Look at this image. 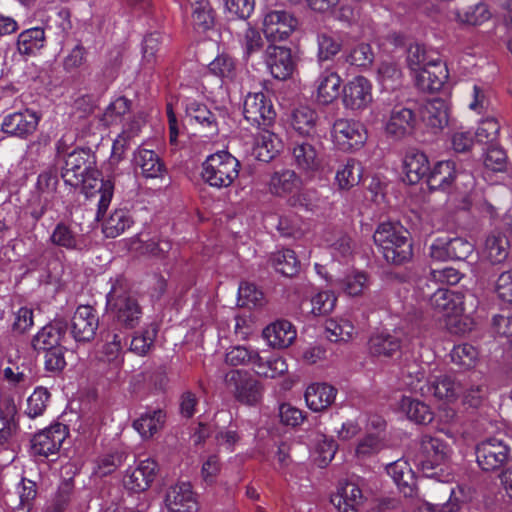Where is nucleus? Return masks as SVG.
<instances>
[{
	"instance_id": "obj_5",
	"label": "nucleus",
	"mask_w": 512,
	"mask_h": 512,
	"mask_svg": "<svg viewBox=\"0 0 512 512\" xmlns=\"http://www.w3.org/2000/svg\"><path fill=\"white\" fill-rule=\"evenodd\" d=\"M450 447L441 439L425 435L421 439V452L418 465L426 478L447 483L452 479L446 463L450 457Z\"/></svg>"
},
{
	"instance_id": "obj_28",
	"label": "nucleus",
	"mask_w": 512,
	"mask_h": 512,
	"mask_svg": "<svg viewBox=\"0 0 512 512\" xmlns=\"http://www.w3.org/2000/svg\"><path fill=\"white\" fill-rule=\"evenodd\" d=\"M266 53L267 66L274 78L284 80L292 74L294 63L289 48L270 45Z\"/></svg>"
},
{
	"instance_id": "obj_24",
	"label": "nucleus",
	"mask_w": 512,
	"mask_h": 512,
	"mask_svg": "<svg viewBox=\"0 0 512 512\" xmlns=\"http://www.w3.org/2000/svg\"><path fill=\"white\" fill-rule=\"evenodd\" d=\"M421 117L424 124L433 132L443 130L449 122V103L445 99L434 98L426 102Z\"/></svg>"
},
{
	"instance_id": "obj_22",
	"label": "nucleus",
	"mask_w": 512,
	"mask_h": 512,
	"mask_svg": "<svg viewBox=\"0 0 512 512\" xmlns=\"http://www.w3.org/2000/svg\"><path fill=\"white\" fill-rule=\"evenodd\" d=\"M337 389L326 382L310 383L304 391L306 406L313 412L327 410L335 401Z\"/></svg>"
},
{
	"instance_id": "obj_8",
	"label": "nucleus",
	"mask_w": 512,
	"mask_h": 512,
	"mask_svg": "<svg viewBox=\"0 0 512 512\" xmlns=\"http://www.w3.org/2000/svg\"><path fill=\"white\" fill-rule=\"evenodd\" d=\"M107 305L116 321L125 328L131 329L139 324L142 310L137 300L127 292L124 279L117 278L112 283L107 294Z\"/></svg>"
},
{
	"instance_id": "obj_13",
	"label": "nucleus",
	"mask_w": 512,
	"mask_h": 512,
	"mask_svg": "<svg viewBox=\"0 0 512 512\" xmlns=\"http://www.w3.org/2000/svg\"><path fill=\"white\" fill-rule=\"evenodd\" d=\"M243 113L245 119L256 127H272L276 112L272 101L263 92L249 93L245 97Z\"/></svg>"
},
{
	"instance_id": "obj_3",
	"label": "nucleus",
	"mask_w": 512,
	"mask_h": 512,
	"mask_svg": "<svg viewBox=\"0 0 512 512\" xmlns=\"http://www.w3.org/2000/svg\"><path fill=\"white\" fill-rule=\"evenodd\" d=\"M430 306L445 319L447 329L453 334L472 330L473 319L465 313L464 296L454 291L438 288L430 296Z\"/></svg>"
},
{
	"instance_id": "obj_38",
	"label": "nucleus",
	"mask_w": 512,
	"mask_h": 512,
	"mask_svg": "<svg viewBox=\"0 0 512 512\" xmlns=\"http://www.w3.org/2000/svg\"><path fill=\"white\" fill-rule=\"evenodd\" d=\"M403 73L399 65L391 60L382 61L376 72V81L385 91H393L402 85Z\"/></svg>"
},
{
	"instance_id": "obj_6",
	"label": "nucleus",
	"mask_w": 512,
	"mask_h": 512,
	"mask_svg": "<svg viewBox=\"0 0 512 512\" xmlns=\"http://www.w3.org/2000/svg\"><path fill=\"white\" fill-rule=\"evenodd\" d=\"M422 396H433L437 401L442 402L445 407L439 409V417L445 423L452 422L457 411L448 407L460 399L462 385L454 377L447 374H429L428 386L423 387Z\"/></svg>"
},
{
	"instance_id": "obj_17",
	"label": "nucleus",
	"mask_w": 512,
	"mask_h": 512,
	"mask_svg": "<svg viewBox=\"0 0 512 512\" xmlns=\"http://www.w3.org/2000/svg\"><path fill=\"white\" fill-rule=\"evenodd\" d=\"M40 120L41 114L31 109H25L5 115L1 129L8 135L26 138L36 131Z\"/></svg>"
},
{
	"instance_id": "obj_21",
	"label": "nucleus",
	"mask_w": 512,
	"mask_h": 512,
	"mask_svg": "<svg viewBox=\"0 0 512 512\" xmlns=\"http://www.w3.org/2000/svg\"><path fill=\"white\" fill-rule=\"evenodd\" d=\"M296 167L308 178L322 170V158L314 145L308 142L296 143L292 150Z\"/></svg>"
},
{
	"instance_id": "obj_32",
	"label": "nucleus",
	"mask_w": 512,
	"mask_h": 512,
	"mask_svg": "<svg viewBox=\"0 0 512 512\" xmlns=\"http://www.w3.org/2000/svg\"><path fill=\"white\" fill-rule=\"evenodd\" d=\"M403 171L410 184H416L424 177L428 178L430 165L425 153L416 149L407 151L403 159Z\"/></svg>"
},
{
	"instance_id": "obj_39",
	"label": "nucleus",
	"mask_w": 512,
	"mask_h": 512,
	"mask_svg": "<svg viewBox=\"0 0 512 512\" xmlns=\"http://www.w3.org/2000/svg\"><path fill=\"white\" fill-rule=\"evenodd\" d=\"M134 163L147 178L160 177L164 171V164L159 156L153 150L146 148L137 149L134 154Z\"/></svg>"
},
{
	"instance_id": "obj_7",
	"label": "nucleus",
	"mask_w": 512,
	"mask_h": 512,
	"mask_svg": "<svg viewBox=\"0 0 512 512\" xmlns=\"http://www.w3.org/2000/svg\"><path fill=\"white\" fill-rule=\"evenodd\" d=\"M1 383L3 393L9 396L23 395L30 385V377L18 348L10 345L2 352L1 359Z\"/></svg>"
},
{
	"instance_id": "obj_33",
	"label": "nucleus",
	"mask_w": 512,
	"mask_h": 512,
	"mask_svg": "<svg viewBox=\"0 0 512 512\" xmlns=\"http://www.w3.org/2000/svg\"><path fill=\"white\" fill-rule=\"evenodd\" d=\"M364 497L361 489L354 483H346L332 495L331 502L339 512H359Z\"/></svg>"
},
{
	"instance_id": "obj_55",
	"label": "nucleus",
	"mask_w": 512,
	"mask_h": 512,
	"mask_svg": "<svg viewBox=\"0 0 512 512\" xmlns=\"http://www.w3.org/2000/svg\"><path fill=\"white\" fill-rule=\"evenodd\" d=\"M60 331L52 325L41 328L32 339V347L37 351H49L60 346Z\"/></svg>"
},
{
	"instance_id": "obj_18",
	"label": "nucleus",
	"mask_w": 512,
	"mask_h": 512,
	"mask_svg": "<svg viewBox=\"0 0 512 512\" xmlns=\"http://www.w3.org/2000/svg\"><path fill=\"white\" fill-rule=\"evenodd\" d=\"M157 463L147 458L130 466L124 475L123 484L131 492L139 493L147 490L155 479Z\"/></svg>"
},
{
	"instance_id": "obj_27",
	"label": "nucleus",
	"mask_w": 512,
	"mask_h": 512,
	"mask_svg": "<svg viewBox=\"0 0 512 512\" xmlns=\"http://www.w3.org/2000/svg\"><path fill=\"white\" fill-rule=\"evenodd\" d=\"M416 86L426 92L440 91L448 80V69L442 62H430V67L413 76Z\"/></svg>"
},
{
	"instance_id": "obj_36",
	"label": "nucleus",
	"mask_w": 512,
	"mask_h": 512,
	"mask_svg": "<svg viewBox=\"0 0 512 512\" xmlns=\"http://www.w3.org/2000/svg\"><path fill=\"white\" fill-rule=\"evenodd\" d=\"M399 410L404 413L410 421L417 424L426 425L434 419V412L427 403L410 396H403L401 398L399 401Z\"/></svg>"
},
{
	"instance_id": "obj_12",
	"label": "nucleus",
	"mask_w": 512,
	"mask_h": 512,
	"mask_svg": "<svg viewBox=\"0 0 512 512\" xmlns=\"http://www.w3.org/2000/svg\"><path fill=\"white\" fill-rule=\"evenodd\" d=\"M373 103V85L371 81L358 75L348 80L342 88V104L352 112H362Z\"/></svg>"
},
{
	"instance_id": "obj_62",
	"label": "nucleus",
	"mask_w": 512,
	"mask_h": 512,
	"mask_svg": "<svg viewBox=\"0 0 512 512\" xmlns=\"http://www.w3.org/2000/svg\"><path fill=\"white\" fill-rule=\"evenodd\" d=\"M50 240L54 245L69 250L79 248V240L76 233L65 223H58L56 225L50 236Z\"/></svg>"
},
{
	"instance_id": "obj_53",
	"label": "nucleus",
	"mask_w": 512,
	"mask_h": 512,
	"mask_svg": "<svg viewBox=\"0 0 512 512\" xmlns=\"http://www.w3.org/2000/svg\"><path fill=\"white\" fill-rule=\"evenodd\" d=\"M272 266L277 272L284 276H293L299 270V262L295 252L290 249H283L275 252L271 257Z\"/></svg>"
},
{
	"instance_id": "obj_2",
	"label": "nucleus",
	"mask_w": 512,
	"mask_h": 512,
	"mask_svg": "<svg viewBox=\"0 0 512 512\" xmlns=\"http://www.w3.org/2000/svg\"><path fill=\"white\" fill-rule=\"evenodd\" d=\"M129 110V100L120 96L110 103L101 118L105 126H112L123 122L122 131L114 140L110 158L103 167L108 175H115L117 173V166L123 160L130 140L138 136L145 123L141 115L132 116Z\"/></svg>"
},
{
	"instance_id": "obj_35",
	"label": "nucleus",
	"mask_w": 512,
	"mask_h": 512,
	"mask_svg": "<svg viewBox=\"0 0 512 512\" xmlns=\"http://www.w3.org/2000/svg\"><path fill=\"white\" fill-rule=\"evenodd\" d=\"M457 165L452 160L439 161L429 172L427 183L433 190H448L453 184L457 172Z\"/></svg>"
},
{
	"instance_id": "obj_16",
	"label": "nucleus",
	"mask_w": 512,
	"mask_h": 512,
	"mask_svg": "<svg viewBox=\"0 0 512 512\" xmlns=\"http://www.w3.org/2000/svg\"><path fill=\"white\" fill-rule=\"evenodd\" d=\"M510 449L502 440L488 438L477 445L476 458L478 465L485 471L500 468L509 459Z\"/></svg>"
},
{
	"instance_id": "obj_20",
	"label": "nucleus",
	"mask_w": 512,
	"mask_h": 512,
	"mask_svg": "<svg viewBox=\"0 0 512 512\" xmlns=\"http://www.w3.org/2000/svg\"><path fill=\"white\" fill-rule=\"evenodd\" d=\"M164 507L168 512H195L198 502L192 485L179 482L171 486L166 492Z\"/></svg>"
},
{
	"instance_id": "obj_56",
	"label": "nucleus",
	"mask_w": 512,
	"mask_h": 512,
	"mask_svg": "<svg viewBox=\"0 0 512 512\" xmlns=\"http://www.w3.org/2000/svg\"><path fill=\"white\" fill-rule=\"evenodd\" d=\"M325 333L332 342L348 341L355 334V328L347 319H329L325 323Z\"/></svg>"
},
{
	"instance_id": "obj_52",
	"label": "nucleus",
	"mask_w": 512,
	"mask_h": 512,
	"mask_svg": "<svg viewBox=\"0 0 512 512\" xmlns=\"http://www.w3.org/2000/svg\"><path fill=\"white\" fill-rule=\"evenodd\" d=\"M428 378L425 368L419 363L409 364L402 371V381L411 391L422 396V388L428 386Z\"/></svg>"
},
{
	"instance_id": "obj_15",
	"label": "nucleus",
	"mask_w": 512,
	"mask_h": 512,
	"mask_svg": "<svg viewBox=\"0 0 512 512\" xmlns=\"http://www.w3.org/2000/svg\"><path fill=\"white\" fill-rule=\"evenodd\" d=\"M65 425L57 423L38 432L31 440V452L34 456L48 458L56 455L67 437Z\"/></svg>"
},
{
	"instance_id": "obj_59",
	"label": "nucleus",
	"mask_w": 512,
	"mask_h": 512,
	"mask_svg": "<svg viewBox=\"0 0 512 512\" xmlns=\"http://www.w3.org/2000/svg\"><path fill=\"white\" fill-rule=\"evenodd\" d=\"M225 361L232 366L250 365L254 369L255 362L259 361V352L246 346H234L226 353Z\"/></svg>"
},
{
	"instance_id": "obj_49",
	"label": "nucleus",
	"mask_w": 512,
	"mask_h": 512,
	"mask_svg": "<svg viewBox=\"0 0 512 512\" xmlns=\"http://www.w3.org/2000/svg\"><path fill=\"white\" fill-rule=\"evenodd\" d=\"M192 10V21L198 31H207L214 25L213 9L208 0H186Z\"/></svg>"
},
{
	"instance_id": "obj_30",
	"label": "nucleus",
	"mask_w": 512,
	"mask_h": 512,
	"mask_svg": "<svg viewBox=\"0 0 512 512\" xmlns=\"http://www.w3.org/2000/svg\"><path fill=\"white\" fill-rule=\"evenodd\" d=\"M300 186V177L290 169L275 171L268 182V189L271 194L287 200L299 190Z\"/></svg>"
},
{
	"instance_id": "obj_63",
	"label": "nucleus",
	"mask_w": 512,
	"mask_h": 512,
	"mask_svg": "<svg viewBox=\"0 0 512 512\" xmlns=\"http://www.w3.org/2000/svg\"><path fill=\"white\" fill-rule=\"evenodd\" d=\"M487 395L488 388L484 381L479 384H471L465 389L462 388L461 403L466 408L476 409L482 405Z\"/></svg>"
},
{
	"instance_id": "obj_1",
	"label": "nucleus",
	"mask_w": 512,
	"mask_h": 512,
	"mask_svg": "<svg viewBox=\"0 0 512 512\" xmlns=\"http://www.w3.org/2000/svg\"><path fill=\"white\" fill-rule=\"evenodd\" d=\"M61 176L66 184L77 186L83 184L87 196L99 195L96 218L100 220L110 205L114 184L111 179H97L94 170V156L85 149H75L64 156Z\"/></svg>"
},
{
	"instance_id": "obj_51",
	"label": "nucleus",
	"mask_w": 512,
	"mask_h": 512,
	"mask_svg": "<svg viewBox=\"0 0 512 512\" xmlns=\"http://www.w3.org/2000/svg\"><path fill=\"white\" fill-rule=\"evenodd\" d=\"M369 349L373 355L390 357L400 349V340L395 335L381 332L370 338Z\"/></svg>"
},
{
	"instance_id": "obj_4",
	"label": "nucleus",
	"mask_w": 512,
	"mask_h": 512,
	"mask_svg": "<svg viewBox=\"0 0 512 512\" xmlns=\"http://www.w3.org/2000/svg\"><path fill=\"white\" fill-rule=\"evenodd\" d=\"M408 231L399 222H383L378 225L373 239L379 252L389 263L400 265L412 257V245Z\"/></svg>"
},
{
	"instance_id": "obj_57",
	"label": "nucleus",
	"mask_w": 512,
	"mask_h": 512,
	"mask_svg": "<svg viewBox=\"0 0 512 512\" xmlns=\"http://www.w3.org/2000/svg\"><path fill=\"white\" fill-rule=\"evenodd\" d=\"M288 369L286 361L282 357H271L264 360L259 355V361L254 364L253 371L260 377L276 378L283 375Z\"/></svg>"
},
{
	"instance_id": "obj_25",
	"label": "nucleus",
	"mask_w": 512,
	"mask_h": 512,
	"mask_svg": "<svg viewBox=\"0 0 512 512\" xmlns=\"http://www.w3.org/2000/svg\"><path fill=\"white\" fill-rule=\"evenodd\" d=\"M415 122V115L411 109L396 106L385 122V131L389 136L401 139L413 131Z\"/></svg>"
},
{
	"instance_id": "obj_58",
	"label": "nucleus",
	"mask_w": 512,
	"mask_h": 512,
	"mask_svg": "<svg viewBox=\"0 0 512 512\" xmlns=\"http://www.w3.org/2000/svg\"><path fill=\"white\" fill-rule=\"evenodd\" d=\"M157 335V326L150 324L136 332L131 340L130 350L137 355H146L153 346Z\"/></svg>"
},
{
	"instance_id": "obj_11",
	"label": "nucleus",
	"mask_w": 512,
	"mask_h": 512,
	"mask_svg": "<svg viewBox=\"0 0 512 512\" xmlns=\"http://www.w3.org/2000/svg\"><path fill=\"white\" fill-rule=\"evenodd\" d=\"M298 25V19L286 10H268L262 17V31L269 42L286 41Z\"/></svg>"
},
{
	"instance_id": "obj_60",
	"label": "nucleus",
	"mask_w": 512,
	"mask_h": 512,
	"mask_svg": "<svg viewBox=\"0 0 512 512\" xmlns=\"http://www.w3.org/2000/svg\"><path fill=\"white\" fill-rule=\"evenodd\" d=\"M49 399V391L44 387H37L28 397L24 413L31 419L43 415Z\"/></svg>"
},
{
	"instance_id": "obj_42",
	"label": "nucleus",
	"mask_w": 512,
	"mask_h": 512,
	"mask_svg": "<svg viewBox=\"0 0 512 512\" xmlns=\"http://www.w3.org/2000/svg\"><path fill=\"white\" fill-rule=\"evenodd\" d=\"M490 18L491 12L488 6L482 2L463 9H457L454 12V20L460 25L477 26L488 21Z\"/></svg>"
},
{
	"instance_id": "obj_54",
	"label": "nucleus",
	"mask_w": 512,
	"mask_h": 512,
	"mask_svg": "<svg viewBox=\"0 0 512 512\" xmlns=\"http://www.w3.org/2000/svg\"><path fill=\"white\" fill-rule=\"evenodd\" d=\"M338 284L345 294L356 297L362 295L368 289L370 282L366 273L353 271L339 280Z\"/></svg>"
},
{
	"instance_id": "obj_61",
	"label": "nucleus",
	"mask_w": 512,
	"mask_h": 512,
	"mask_svg": "<svg viewBox=\"0 0 512 512\" xmlns=\"http://www.w3.org/2000/svg\"><path fill=\"white\" fill-rule=\"evenodd\" d=\"M450 356L454 364L464 369L473 368L478 361L477 349L467 343L454 346Z\"/></svg>"
},
{
	"instance_id": "obj_9",
	"label": "nucleus",
	"mask_w": 512,
	"mask_h": 512,
	"mask_svg": "<svg viewBox=\"0 0 512 512\" xmlns=\"http://www.w3.org/2000/svg\"><path fill=\"white\" fill-rule=\"evenodd\" d=\"M239 161L227 151L209 155L202 164L203 180L215 188L229 187L239 175Z\"/></svg>"
},
{
	"instance_id": "obj_26",
	"label": "nucleus",
	"mask_w": 512,
	"mask_h": 512,
	"mask_svg": "<svg viewBox=\"0 0 512 512\" xmlns=\"http://www.w3.org/2000/svg\"><path fill=\"white\" fill-rule=\"evenodd\" d=\"M387 473L405 497H417V480L410 464L406 460L399 459L389 464L387 466Z\"/></svg>"
},
{
	"instance_id": "obj_23",
	"label": "nucleus",
	"mask_w": 512,
	"mask_h": 512,
	"mask_svg": "<svg viewBox=\"0 0 512 512\" xmlns=\"http://www.w3.org/2000/svg\"><path fill=\"white\" fill-rule=\"evenodd\" d=\"M342 79L333 69L323 70L315 81V97L319 104L333 103L340 94Z\"/></svg>"
},
{
	"instance_id": "obj_34",
	"label": "nucleus",
	"mask_w": 512,
	"mask_h": 512,
	"mask_svg": "<svg viewBox=\"0 0 512 512\" xmlns=\"http://www.w3.org/2000/svg\"><path fill=\"white\" fill-rule=\"evenodd\" d=\"M271 127H259L254 153L256 157L264 162L273 159L282 150L283 143L280 137L270 130Z\"/></svg>"
},
{
	"instance_id": "obj_44",
	"label": "nucleus",
	"mask_w": 512,
	"mask_h": 512,
	"mask_svg": "<svg viewBox=\"0 0 512 512\" xmlns=\"http://www.w3.org/2000/svg\"><path fill=\"white\" fill-rule=\"evenodd\" d=\"M362 172V166L357 160L348 159L336 171L335 182L338 188L349 190L356 186L361 180Z\"/></svg>"
},
{
	"instance_id": "obj_41",
	"label": "nucleus",
	"mask_w": 512,
	"mask_h": 512,
	"mask_svg": "<svg viewBox=\"0 0 512 512\" xmlns=\"http://www.w3.org/2000/svg\"><path fill=\"white\" fill-rule=\"evenodd\" d=\"M132 223L129 211L116 209L102 221V232L107 238H116L130 228Z\"/></svg>"
},
{
	"instance_id": "obj_43",
	"label": "nucleus",
	"mask_w": 512,
	"mask_h": 512,
	"mask_svg": "<svg viewBox=\"0 0 512 512\" xmlns=\"http://www.w3.org/2000/svg\"><path fill=\"white\" fill-rule=\"evenodd\" d=\"M336 301L332 291H319L302 303V309L314 316L327 315L333 311Z\"/></svg>"
},
{
	"instance_id": "obj_29",
	"label": "nucleus",
	"mask_w": 512,
	"mask_h": 512,
	"mask_svg": "<svg viewBox=\"0 0 512 512\" xmlns=\"http://www.w3.org/2000/svg\"><path fill=\"white\" fill-rule=\"evenodd\" d=\"M262 336L270 347L283 349L294 342L297 332L289 321L277 320L264 328Z\"/></svg>"
},
{
	"instance_id": "obj_50",
	"label": "nucleus",
	"mask_w": 512,
	"mask_h": 512,
	"mask_svg": "<svg viewBox=\"0 0 512 512\" xmlns=\"http://www.w3.org/2000/svg\"><path fill=\"white\" fill-rule=\"evenodd\" d=\"M385 436H379L372 432L365 433L354 448V456L358 460H366L378 454L385 447Z\"/></svg>"
},
{
	"instance_id": "obj_47",
	"label": "nucleus",
	"mask_w": 512,
	"mask_h": 512,
	"mask_svg": "<svg viewBox=\"0 0 512 512\" xmlns=\"http://www.w3.org/2000/svg\"><path fill=\"white\" fill-rule=\"evenodd\" d=\"M430 62H442L439 57H434L431 51L427 50L421 44L410 45L407 52V65L412 76L422 71V69L429 68Z\"/></svg>"
},
{
	"instance_id": "obj_31",
	"label": "nucleus",
	"mask_w": 512,
	"mask_h": 512,
	"mask_svg": "<svg viewBox=\"0 0 512 512\" xmlns=\"http://www.w3.org/2000/svg\"><path fill=\"white\" fill-rule=\"evenodd\" d=\"M18 407L12 396L0 400V445L10 441L18 429Z\"/></svg>"
},
{
	"instance_id": "obj_37",
	"label": "nucleus",
	"mask_w": 512,
	"mask_h": 512,
	"mask_svg": "<svg viewBox=\"0 0 512 512\" xmlns=\"http://www.w3.org/2000/svg\"><path fill=\"white\" fill-rule=\"evenodd\" d=\"M318 115L309 106L295 108L289 119L290 126L301 136H313L316 133Z\"/></svg>"
},
{
	"instance_id": "obj_19",
	"label": "nucleus",
	"mask_w": 512,
	"mask_h": 512,
	"mask_svg": "<svg viewBox=\"0 0 512 512\" xmlns=\"http://www.w3.org/2000/svg\"><path fill=\"white\" fill-rule=\"evenodd\" d=\"M98 325L97 311L90 305H80L71 319V334L76 341L87 342L94 338Z\"/></svg>"
},
{
	"instance_id": "obj_64",
	"label": "nucleus",
	"mask_w": 512,
	"mask_h": 512,
	"mask_svg": "<svg viewBox=\"0 0 512 512\" xmlns=\"http://www.w3.org/2000/svg\"><path fill=\"white\" fill-rule=\"evenodd\" d=\"M255 9V0H224V13L228 19L245 20Z\"/></svg>"
},
{
	"instance_id": "obj_14",
	"label": "nucleus",
	"mask_w": 512,
	"mask_h": 512,
	"mask_svg": "<svg viewBox=\"0 0 512 512\" xmlns=\"http://www.w3.org/2000/svg\"><path fill=\"white\" fill-rule=\"evenodd\" d=\"M332 137L342 150L359 149L367 140V131L358 121L338 119L333 125Z\"/></svg>"
},
{
	"instance_id": "obj_45",
	"label": "nucleus",
	"mask_w": 512,
	"mask_h": 512,
	"mask_svg": "<svg viewBox=\"0 0 512 512\" xmlns=\"http://www.w3.org/2000/svg\"><path fill=\"white\" fill-rule=\"evenodd\" d=\"M45 40V31L41 27L24 30L18 36V51L23 55H33L44 47Z\"/></svg>"
},
{
	"instance_id": "obj_40",
	"label": "nucleus",
	"mask_w": 512,
	"mask_h": 512,
	"mask_svg": "<svg viewBox=\"0 0 512 512\" xmlns=\"http://www.w3.org/2000/svg\"><path fill=\"white\" fill-rule=\"evenodd\" d=\"M509 242L505 235L500 233L490 234L482 250V255L492 264L502 263L508 256Z\"/></svg>"
},
{
	"instance_id": "obj_48",
	"label": "nucleus",
	"mask_w": 512,
	"mask_h": 512,
	"mask_svg": "<svg viewBox=\"0 0 512 512\" xmlns=\"http://www.w3.org/2000/svg\"><path fill=\"white\" fill-rule=\"evenodd\" d=\"M165 415L161 410L147 411L139 416L133 427L144 439L152 437L164 424Z\"/></svg>"
},
{
	"instance_id": "obj_46",
	"label": "nucleus",
	"mask_w": 512,
	"mask_h": 512,
	"mask_svg": "<svg viewBox=\"0 0 512 512\" xmlns=\"http://www.w3.org/2000/svg\"><path fill=\"white\" fill-rule=\"evenodd\" d=\"M208 71L218 77L223 83L235 80L238 68L235 60L226 53L219 54L209 64Z\"/></svg>"
},
{
	"instance_id": "obj_10",
	"label": "nucleus",
	"mask_w": 512,
	"mask_h": 512,
	"mask_svg": "<svg viewBox=\"0 0 512 512\" xmlns=\"http://www.w3.org/2000/svg\"><path fill=\"white\" fill-rule=\"evenodd\" d=\"M226 385L235 399L245 405H256L262 399L263 387L251 374L233 370L226 375Z\"/></svg>"
}]
</instances>
